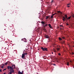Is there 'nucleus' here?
Returning <instances> with one entry per match:
<instances>
[{
  "label": "nucleus",
  "mask_w": 74,
  "mask_h": 74,
  "mask_svg": "<svg viewBox=\"0 0 74 74\" xmlns=\"http://www.w3.org/2000/svg\"><path fill=\"white\" fill-rule=\"evenodd\" d=\"M41 23H42V24H43V25L44 27H46V26H48V24H46V23H45V21H41Z\"/></svg>",
  "instance_id": "1"
},
{
  "label": "nucleus",
  "mask_w": 74,
  "mask_h": 74,
  "mask_svg": "<svg viewBox=\"0 0 74 74\" xmlns=\"http://www.w3.org/2000/svg\"><path fill=\"white\" fill-rule=\"evenodd\" d=\"M41 49H42V51H48V48H43V47H41Z\"/></svg>",
  "instance_id": "2"
},
{
  "label": "nucleus",
  "mask_w": 74,
  "mask_h": 74,
  "mask_svg": "<svg viewBox=\"0 0 74 74\" xmlns=\"http://www.w3.org/2000/svg\"><path fill=\"white\" fill-rule=\"evenodd\" d=\"M12 68V69H11L10 70V72H11L12 73H14V70Z\"/></svg>",
  "instance_id": "3"
},
{
  "label": "nucleus",
  "mask_w": 74,
  "mask_h": 74,
  "mask_svg": "<svg viewBox=\"0 0 74 74\" xmlns=\"http://www.w3.org/2000/svg\"><path fill=\"white\" fill-rule=\"evenodd\" d=\"M45 38H49V36L45 35Z\"/></svg>",
  "instance_id": "4"
},
{
  "label": "nucleus",
  "mask_w": 74,
  "mask_h": 74,
  "mask_svg": "<svg viewBox=\"0 0 74 74\" xmlns=\"http://www.w3.org/2000/svg\"><path fill=\"white\" fill-rule=\"evenodd\" d=\"M25 57V54L23 53L22 55V56H21V57L23 59Z\"/></svg>",
  "instance_id": "5"
},
{
  "label": "nucleus",
  "mask_w": 74,
  "mask_h": 74,
  "mask_svg": "<svg viewBox=\"0 0 74 74\" xmlns=\"http://www.w3.org/2000/svg\"><path fill=\"white\" fill-rule=\"evenodd\" d=\"M46 3L47 4H48L49 5L51 6L52 5V4H51V3H49V2H47Z\"/></svg>",
  "instance_id": "6"
},
{
  "label": "nucleus",
  "mask_w": 74,
  "mask_h": 74,
  "mask_svg": "<svg viewBox=\"0 0 74 74\" xmlns=\"http://www.w3.org/2000/svg\"><path fill=\"white\" fill-rule=\"evenodd\" d=\"M62 20L64 21V22L65 21V20H66V18L64 17H62Z\"/></svg>",
  "instance_id": "7"
},
{
  "label": "nucleus",
  "mask_w": 74,
  "mask_h": 74,
  "mask_svg": "<svg viewBox=\"0 0 74 74\" xmlns=\"http://www.w3.org/2000/svg\"><path fill=\"white\" fill-rule=\"evenodd\" d=\"M23 41H24L25 42H27V40H26V38H25L23 39Z\"/></svg>",
  "instance_id": "8"
},
{
  "label": "nucleus",
  "mask_w": 74,
  "mask_h": 74,
  "mask_svg": "<svg viewBox=\"0 0 74 74\" xmlns=\"http://www.w3.org/2000/svg\"><path fill=\"white\" fill-rule=\"evenodd\" d=\"M48 26L50 29H52V26L50 24H48Z\"/></svg>",
  "instance_id": "9"
},
{
  "label": "nucleus",
  "mask_w": 74,
  "mask_h": 74,
  "mask_svg": "<svg viewBox=\"0 0 74 74\" xmlns=\"http://www.w3.org/2000/svg\"><path fill=\"white\" fill-rule=\"evenodd\" d=\"M8 69H10L11 70V69L12 68V67H11V66H8Z\"/></svg>",
  "instance_id": "10"
},
{
  "label": "nucleus",
  "mask_w": 74,
  "mask_h": 74,
  "mask_svg": "<svg viewBox=\"0 0 74 74\" xmlns=\"http://www.w3.org/2000/svg\"><path fill=\"white\" fill-rule=\"evenodd\" d=\"M51 10V7H48V10L49 11Z\"/></svg>",
  "instance_id": "11"
},
{
  "label": "nucleus",
  "mask_w": 74,
  "mask_h": 74,
  "mask_svg": "<svg viewBox=\"0 0 74 74\" xmlns=\"http://www.w3.org/2000/svg\"><path fill=\"white\" fill-rule=\"evenodd\" d=\"M12 69H15V65H13L12 66Z\"/></svg>",
  "instance_id": "12"
},
{
  "label": "nucleus",
  "mask_w": 74,
  "mask_h": 74,
  "mask_svg": "<svg viewBox=\"0 0 74 74\" xmlns=\"http://www.w3.org/2000/svg\"><path fill=\"white\" fill-rule=\"evenodd\" d=\"M18 74H23V73H21V71H19L18 72Z\"/></svg>",
  "instance_id": "13"
},
{
  "label": "nucleus",
  "mask_w": 74,
  "mask_h": 74,
  "mask_svg": "<svg viewBox=\"0 0 74 74\" xmlns=\"http://www.w3.org/2000/svg\"><path fill=\"white\" fill-rule=\"evenodd\" d=\"M60 48H59V47H58V48H57L56 49L58 51H59V50H60Z\"/></svg>",
  "instance_id": "14"
},
{
  "label": "nucleus",
  "mask_w": 74,
  "mask_h": 74,
  "mask_svg": "<svg viewBox=\"0 0 74 74\" xmlns=\"http://www.w3.org/2000/svg\"><path fill=\"white\" fill-rule=\"evenodd\" d=\"M71 18V16L69 17L68 18H66V19H67L68 20L69 19H70Z\"/></svg>",
  "instance_id": "15"
},
{
  "label": "nucleus",
  "mask_w": 74,
  "mask_h": 74,
  "mask_svg": "<svg viewBox=\"0 0 74 74\" xmlns=\"http://www.w3.org/2000/svg\"><path fill=\"white\" fill-rule=\"evenodd\" d=\"M65 16L66 19L67 18V15H65Z\"/></svg>",
  "instance_id": "16"
},
{
  "label": "nucleus",
  "mask_w": 74,
  "mask_h": 74,
  "mask_svg": "<svg viewBox=\"0 0 74 74\" xmlns=\"http://www.w3.org/2000/svg\"><path fill=\"white\" fill-rule=\"evenodd\" d=\"M67 66H69V62H68L67 63Z\"/></svg>",
  "instance_id": "17"
},
{
  "label": "nucleus",
  "mask_w": 74,
  "mask_h": 74,
  "mask_svg": "<svg viewBox=\"0 0 74 74\" xmlns=\"http://www.w3.org/2000/svg\"><path fill=\"white\" fill-rule=\"evenodd\" d=\"M5 30H5V29L3 30V31H4V32H5V33H6V32H7V31H5Z\"/></svg>",
  "instance_id": "18"
},
{
  "label": "nucleus",
  "mask_w": 74,
  "mask_h": 74,
  "mask_svg": "<svg viewBox=\"0 0 74 74\" xmlns=\"http://www.w3.org/2000/svg\"><path fill=\"white\" fill-rule=\"evenodd\" d=\"M8 64V62H6L5 64V65H7Z\"/></svg>",
  "instance_id": "19"
},
{
  "label": "nucleus",
  "mask_w": 74,
  "mask_h": 74,
  "mask_svg": "<svg viewBox=\"0 0 74 74\" xmlns=\"http://www.w3.org/2000/svg\"><path fill=\"white\" fill-rule=\"evenodd\" d=\"M24 55H27V53L26 52H25V53H24Z\"/></svg>",
  "instance_id": "20"
},
{
  "label": "nucleus",
  "mask_w": 74,
  "mask_h": 74,
  "mask_svg": "<svg viewBox=\"0 0 74 74\" xmlns=\"http://www.w3.org/2000/svg\"><path fill=\"white\" fill-rule=\"evenodd\" d=\"M4 65H3H3L1 66V68H2V69H3V67H4Z\"/></svg>",
  "instance_id": "21"
},
{
  "label": "nucleus",
  "mask_w": 74,
  "mask_h": 74,
  "mask_svg": "<svg viewBox=\"0 0 74 74\" xmlns=\"http://www.w3.org/2000/svg\"><path fill=\"white\" fill-rule=\"evenodd\" d=\"M53 15H52L51 16V18H53Z\"/></svg>",
  "instance_id": "22"
},
{
  "label": "nucleus",
  "mask_w": 74,
  "mask_h": 74,
  "mask_svg": "<svg viewBox=\"0 0 74 74\" xmlns=\"http://www.w3.org/2000/svg\"><path fill=\"white\" fill-rule=\"evenodd\" d=\"M48 18H49V16H47L46 17V19H48Z\"/></svg>",
  "instance_id": "23"
},
{
  "label": "nucleus",
  "mask_w": 74,
  "mask_h": 74,
  "mask_svg": "<svg viewBox=\"0 0 74 74\" xmlns=\"http://www.w3.org/2000/svg\"><path fill=\"white\" fill-rule=\"evenodd\" d=\"M53 51H54V52H56V51H55V49H53Z\"/></svg>",
  "instance_id": "24"
},
{
  "label": "nucleus",
  "mask_w": 74,
  "mask_h": 74,
  "mask_svg": "<svg viewBox=\"0 0 74 74\" xmlns=\"http://www.w3.org/2000/svg\"><path fill=\"white\" fill-rule=\"evenodd\" d=\"M8 63H9V64H10L11 62H10V61H8Z\"/></svg>",
  "instance_id": "25"
},
{
  "label": "nucleus",
  "mask_w": 74,
  "mask_h": 74,
  "mask_svg": "<svg viewBox=\"0 0 74 74\" xmlns=\"http://www.w3.org/2000/svg\"><path fill=\"white\" fill-rule=\"evenodd\" d=\"M59 39L60 40H62V38H59Z\"/></svg>",
  "instance_id": "26"
},
{
  "label": "nucleus",
  "mask_w": 74,
  "mask_h": 74,
  "mask_svg": "<svg viewBox=\"0 0 74 74\" xmlns=\"http://www.w3.org/2000/svg\"><path fill=\"white\" fill-rule=\"evenodd\" d=\"M58 55L59 56H60V55H61V54H60V53H58Z\"/></svg>",
  "instance_id": "27"
},
{
  "label": "nucleus",
  "mask_w": 74,
  "mask_h": 74,
  "mask_svg": "<svg viewBox=\"0 0 74 74\" xmlns=\"http://www.w3.org/2000/svg\"><path fill=\"white\" fill-rule=\"evenodd\" d=\"M0 72H2V70H1V69H0Z\"/></svg>",
  "instance_id": "28"
},
{
  "label": "nucleus",
  "mask_w": 74,
  "mask_h": 74,
  "mask_svg": "<svg viewBox=\"0 0 74 74\" xmlns=\"http://www.w3.org/2000/svg\"><path fill=\"white\" fill-rule=\"evenodd\" d=\"M65 42L64 41H63V42H62V44H64Z\"/></svg>",
  "instance_id": "29"
},
{
  "label": "nucleus",
  "mask_w": 74,
  "mask_h": 74,
  "mask_svg": "<svg viewBox=\"0 0 74 74\" xmlns=\"http://www.w3.org/2000/svg\"><path fill=\"white\" fill-rule=\"evenodd\" d=\"M53 66H56V64H53Z\"/></svg>",
  "instance_id": "30"
},
{
  "label": "nucleus",
  "mask_w": 74,
  "mask_h": 74,
  "mask_svg": "<svg viewBox=\"0 0 74 74\" xmlns=\"http://www.w3.org/2000/svg\"><path fill=\"white\" fill-rule=\"evenodd\" d=\"M74 53L73 52H72L71 54L72 55H74Z\"/></svg>",
  "instance_id": "31"
},
{
  "label": "nucleus",
  "mask_w": 74,
  "mask_h": 74,
  "mask_svg": "<svg viewBox=\"0 0 74 74\" xmlns=\"http://www.w3.org/2000/svg\"><path fill=\"white\" fill-rule=\"evenodd\" d=\"M55 14H56V13H54V14H53L52 15L53 16V15H55Z\"/></svg>",
  "instance_id": "32"
},
{
  "label": "nucleus",
  "mask_w": 74,
  "mask_h": 74,
  "mask_svg": "<svg viewBox=\"0 0 74 74\" xmlns=\"http://www.w3.org/2000/svg\"><path fill=\"white\" fill-rule=\"evenodd\" d=\"M72 16L73 18H74V14L72 15Z\"/></svg>",
  "instance_id": "33"
},
{
  "label": "nucleus",
  "mask_w": 74,
  "mask_h": 74,
  "mask_svg": "<svg viewBox=\"0 0 74 74\" xmlns=\"http://www.w3.org/2000/svg\"><path fill=\"white\" fill-rule=\"evenodd\" d=\"M4 70H6V69H4L3 70V71H4Z\"/></svg>",
  "instance_id": "34"
},
{
  "label": "nucleus",
  "mask_w": 74,
  "mask_h": 74,
  "mask_svg": "<svg viewBox=\"0 0 74 74\" xmlns=\"http://www.w3.org/2000/svg\"><path fill=\"white\" fill-rule=\"evenodd\" d=\"M66 25L67 26V25H69V24H68V23H66Z\"/></svg>",
  "instance_id": "35"
},
{
  "label": "nucleus",
  "mask_w": 74,
  "mask_h": 74,
  "mask_svg": "<svg viewBox=\"0 0 74 74\" xmlns=\"http://www.w3.org/2000/svg\"><path fill=\"white\" fill-rule=\"evenodd\" d=\"M67 7H70V6H69V5H67Z\"/></svg>",
  "instance_id": "36"
},
{
  "label": "nucleus",
  "mask_w": 74,
  "mask_h": 74,
  "mask_svg": "<svg viewBox=\"0 0 74 74\" xmlns=\"http://www.w3.org/2000/svg\"><path fill=\"white\" fill-rule=\"evenodd\" d=\"M53 0H52V1H51V3H53Z\"/></svg>",
  "instance_id": "37"
},
{
  "label": "nucleus",
  "mask_w": 74,
  "mask_h": 74,
  "mask_svg": "<svg viewBox=\"0 0 74 74\" xmlns=\"http://www.w3.org/2000/svg\"><path fill=\"white\" fill-rule=\"evenodd\" d=\"M70 3L68 4L67 5H70Z\"/></svg>",
  "instance_id": "38"
},
{
  "label": "nucleus",
  "mask_w": 74,
  "mask_h": 74,
  "mask_svg": "<svg viewBox=\"0 0 74 74\" xmlns=\"http://www.w3.org/2000/svg\"><path fill=\"white\" fill-rule=\"evenodd\" d=\"M62 38L63 39H64V38H65V37H62Z\"/></svg>",
  "instance_id": "39"
},
{
  "label": "nucleus",
  "mask_w": 74,
  "mask_h": 74,
  "mask_svg": "<svg viewBox=\"0 0 74 74\" xmlns=\"http://www.w3.org/2000/svg\"><path fill=\"white\" fill-rule=\"evenodd\" d=\"M21 41H23V39H21Z\"/></svg>",
  "instance_id": "40"
},
{
  "label": "nucleus",
  "mask_w": 74,
  "mask_h": 74,
  "mask_svg": "<svg viewBox=\"0 0 74 74\" xmlns=\"http://www.w3.org/2000/svg\"><path fill=\"white\" fill-rule=\"evenodd\" d=\"M70 62H71V63H72V61H70Z\"/></svg>",
  "instance_id": "41"
},
{
  "label": "nucleus",
  "mask_w": 74,
  "mask_h": 74,
  "mask_svg": "<svg viewBox=\"0 0 74 74\" xmlns=\"http://www.w3.org/2000/svg\"><path fill=\"white\" fill-rule=\"evenodd\" d=\"M58 12H59V13L60 12V11H58Z\"/></svg>",
  "instance_id": "42"
},
{
  "label": "nucleus",
  "mask_w": 74,
  "mask_h": 74,
  "mask_svg": "<svg viewBox=\"0 0 74 74\" xmlns=\"http://www.w3.org/2000/svg\"><path fill=\"white\" fill-rule=\"evenodd\" d=\"M52 54H53V52H52Z\"/></svg>",
  "instance_id": "43"
},
{
  "label": "nucleus",
  "mask_w": 74,
  "mask_h": 74,
  "mask_svg": "<svg viewBox=\"0 0 74 74\" xmlns=\"http://www.w3.org/2000/svg\"><path fill=\"white\" fill-rule=\"evenodd\" d=\"M3 74H6V73H4Z\"/></svg>",
  "instance_id": "44"
},
{
  "label": "nucleus",
  "mask_w": 74,
  "mask_h": 74,
  "mask_svg": "<svg viewBox=\"0 0 74 74\" xmlns=\"http://www.w3.org/2000/svg\"><path fill=\"white\" fill-rule=\"evenodd\" d=\"M61 14H62V12H61Z\"/></svg>",
  "instance_id": "45"
},
{
  "label": "nucleus",
  "mask_w": 74,
  "mask_h": 74,
  "mask_svg": "<svg viewBox=\"0 0 74 74\" xmlns=\"http://www.w3.org/2000/svg\"><path fill=\"white\" fill-rule=\"evenodd\" d=\"M73 47H74V46H73Z\"/></svg>",
  "instance_id": "46"
},
{
  "label": "nucleus",
  "mask_w": 74,
  "mask_h": 74,
  "mask_svg": "<svg viewBox=\"0 0 74 74\" xmlns=\"http://www.w3.org/2000/svg\"><path fill=\"white\" fill-rule=\"evenodd\" d=\"M30 41H31L30 40Z\"/></svg>",
  "instance_id": "47"
},
{
  "label": "nucleus",
  "mask_w": 74,
  "mask_h": 74,
  "mask_svg": "<svg viewBox=\"0 0 74 74\" xmlns=\"http://www.w3.org/2000/svg\"><path fill=\"white\" fill-rule=\"evenodd\" d=\"M0 67H1V65H0Z\"/></svg>",
  "instance_id": "48"
},
{
  "label": "nucleus",
  "mask_w": 74,
  "mask_h": 74,
  "mask_svg": "<svg viewBox=\"0 0 74 74\" xmlns=\"http://www.w3.org/2000/svg\"><path fill=\"white\" fill-rule=\"evenodd\" d=\"M31 49H32V47H31Z\"/></svg>",
  "instance_id": "49"
},
{
  "label": "nucleus",
  "mask_w": 74,
  "mask_h": 74,
  "mask_svg": "<svg viewBox=\"0 0 74 74\" xmlns=\"http://www.w3.org/2000/svg\"><path fill=\"white\" fill-rule=\"evenodd\" d=\"M43 58H44V57H43Z\"/></svg>",
  "instance_id": "50"
},
{
  "label": "nucleus",
  "mask_w": 74,
  "mask_h": 74,
  "mask_svg": "<svg viewBox=\"0 0 74 74\" xmlns=\"http://www.w3.org/2000/svg\"><path fill=\"white\" fill-rule=\"evenodd\" d=\"M73 68H74V66L73 67Z\"/></svg>",
  "instance_id": "51"
}]
</instances>
